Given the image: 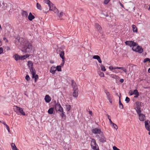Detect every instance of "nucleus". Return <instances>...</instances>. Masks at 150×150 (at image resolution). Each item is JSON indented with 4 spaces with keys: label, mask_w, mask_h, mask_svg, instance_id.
<instances>
[{
    "label": "nucleus",
    "mask_w": 150,
    "mask_h": 150,
    "mask_svg": "<svg viewBox=\"0 0 150 150\" xmlns=\"http://www.w3.org/2000/svg\"><path fill=\"white\" fill-rule=\"evenodd\" d=\"M28 65L29 69L33 67V64L32 62L30 61H29L28 62Z\"/></svg>",
    "instance_id": "bb28decb"
},
{
    "label": "nucleus",
    "mask_w": 150,
    "mask_h": 150,
    "mask_svg": "<svg viewBox=\"0 0 150 150\" xmlns=\"http://www.w3.org/2000/svg\"><path fill=\"white\" fill-rule=\"evenodd\" d=\"M13 109L14 111L16 112L18 115L21 114L23 115H25V113L23 111V109L22 108L15 105L14 106Z\"/></svg>",
    "instance_id": "f03ea898"
},
{
    "label": "nucleus",
    "mask_w": 150,
    "mask_h": 150,
    "mask_svg": "<svg viewBox=\"0 0 150 150\" xmlns=\"http://www.w3.org/2000/svg\"><path fill=\"white\" fill-rule=\"evenodd\" d=\"M125 44L126 45H128L130 47H135L137 45V44L134 42L132 41H127L125 42Z\"/></svg>",
    "instance_id": "20e7f679"
},
{
    "label": "nucleus",
    "mask_w": 150,
    "mask_h": 150,
    "mask_svg": "<svg viewBox=\"0 0 150 150\" xmlns=\"http://www.w3.org/2000/svg\"><path fill=\"white\" fill-rule=\"evenodd\" d=\"M120 99V97L119 98ZM119 108L121 109H123V104L121 103L120 100V99L119 101Z\"/></svg>",
    "instance_id": "473e14b6"
},
{
    "label": "nucleus",
    "mask_w": 150,
    "mask_h": 150,
    "mask_svg": "<svg viewBox=\"0 0 150 150\" xmlns=\"http://www.w3.org/2000/svg\"><path fill=\"white\" fill-rule=\"evenodd\" d=\"M133 93L134 94H136L139 93L138 92V91L137 89H135L134 90L133 92Z\"/></svg>",
    "instance_id": "37998d69"
},
{
    "label": "nucleus",
    "mask_w": 150,
    "mask_h": 150,
    "mask_svg": "<svg viewBox=\"0 0 150 150\" xmlns=\"http://www.w3.org/2000/svg\"><path fill=\"white\" fill-rule=\"evenodd\" d=\"M48 6L49 7L50 10L53 11L55 13H58V9L52 3L50 4Z\"/></svg>",
    "instance_id": "423d86ee"
},
{
    "label": "nucleus",
    "mask_w": 150,
    "mask_h": 150,
    "mask_svg": "<svg viewBox=\"0 0 150 150\" xmlns=\"http://www.w3.org/2000/svg\"><path fill=\"white\" fill-rule=\"evenodd\" d=\"M95 26L98 30L99 32H100L102 29L100 26L98 24L96 23L95 24Z\"/></svg>",
    "instance_id": "4be33fe9"
},
{
    "label": "nucleus",
    "mask_w": 150,
    "mask_h": 150,
    "mask_svg": "<svg viewBox=\"0 0 150 150\" xmlns=\"http://www.w3.org/2000/svg\"><path fill=\"white\" fill-rule=\"evenodd\" d=\"M112 125L115 129H117V126L114 123Z\"/></svg>",
    "instance_id": "a19ab883"
},
{
    "label": "nucleus",
    "mask_w": 150,
    "mask_h": 150,
    "mask_svg": "<svg viewBox=\"0 0 150 150\" xmlns=\"http://www.w3.org/2000/svg\"><path fill=\"white\" fill-rule=\"evenodd\" d=\"M92 132L93 133L95 134H99L100 135L102 133H103V132L101 131V130L100 129L97 128H95L93 129L92 130Z\"/></svg>",
    "instance_id": "1a4fd4ad"
},
{
    "label": "nucleus",
    "mask_w": 150,
    "mask_h": 150,
    "mask_svg": "<svg viewBox=\"0 0 150 150\" xmlns=\"http://www.w3.org/2000/svg\"><path fill=\"white\" fill-rule=\"evenodd\" d=\"M21 14L23 17L25 18H27L28 16V13L27 12L25 11H23Z\"/></svg>",
    "instance_id": "393cba45"
},
{
    "label": "nucleus",
    "mask_w": 150,
    "mask_h": 150,
    "mask_svg": "<svg viewBox=\"0 0 150 150\" xmlns=\"http://www.w3.org/2000/svg\"><path fill=\"white\" fill-rule=\"evenodd\" d=\"M3 49L2 47H0V54H1L3 52Z\"/></svg>",
    "instance_id": "3c124183"
},
{
    "label": "nucleus",
    "mask_w": 150,
    "mask_h": 150,
    "mask_svg": "<svg viewBox=\"0 0 150 150\" xmlns=\"http://www.w3.org/2000/svg\"><path fill=\"white\" fill-rule=\"evenodd\" d=\"M13 57L16 61L20 60V56L18 54H14Z\"/></svg>",
    "instance_id": "412c9836"
},
{
    "label": "nucleus",
    "mask_w": 150,
    "mask_h": 150,
    "mask_svg": "<svg viewBox=\"0 0 150 150\" xmlns=\"http://www.w3.org/2000/svg\"><path fill=\"white\" fill-rule=\"evenodd\" d=\"M61 112V113L60 114V115L62 117H63L64 116V112L63 110L62 112Z\"/></svg>",
    "instance_id": "a18cd8bd"
},
{
    "label": "nucleus",
    "mask_w": 150,
    "mask_h": 150,
    "mask_svg": "<svg viewBox=\"0 0 150 150\" xmlns=\"http://www.w3.org/2000/svg\"><path fill=\"white\" fill-rule=\"evenodd\" d=\"M12 150H19V149H17V148L16 147V148L13 149Z\"/></svg>",
    "instance_id": "052dcab7"
},
{
    "label": "nucleus",
    "mask_w": 150,
    "mask_h": 150,
    "mask_svg": "<svg viewBox=\"0 0 150 150\" xmlns=\"http://www.w3.org/2000/svg\"><path fill=\"white\" fill-rule=\"evenodd\" d=\"M138 114L139 115V120L141 121H144L145 118V115L141 113Z\"/></svg>",
    "instance_id": "f8f14e48"
},
{
    "label": "nucleus",
    "mask_w": 150,
    "mask_h": 150,
    "mask_svg": "<svg viewBox=\"0 0 150 150\" xmlns=\"http://www.w3.org/2000/svg\"><path fill=\"white\" fill-rule=\"evenodd\" d=\"M91 146L93 150H99L98 146L96 144V141L94 139H91Z\"/></svg>",
    "instance_id": "7ed1b4c3"
},
{
    "label": "nucleus",
    "mask_w": 150,
    "mask_h": 150,
    "mask_svg": "<svg viewBox=\"0 0 150 150\" xmlns=\"http://www.w3.org/2000/svg\"><path fill=\"white\" fill-rule=\"evenodd\" d=\"M11 148H12V149H13L16 148V146L15 145V144L13 143H12L11 144Z\"/></svg>",
    "instance_id": "58836bf2"
},
{
    "label": "nucleus",
    "mask_w": 150,
    "mask_h": 150,
    "mask_svg": "<svg viewBox=\"0 0 150 150\" xmlns=\"http://www.w3.org/2000/svg\"><path fill=\"white\" fill-rule=\"evenodd\" d=\"M118 69H121L123 71L126 73L127 72V69L125 68L122 67H118Z\"/></svg>",
    "instance_id": "e433bc0d"
},
{
    "label": "nucleus",
    "mask_w": 150,
    "mask_h": 150,
    "mask_svg": "<svg viewBox=\"0 0 150 150\" xmlns=\"http://www.w3.org/2000/svg\"><path fill=\"white\" fill-rule=\"evenodd\" d=\"M45 100L46 102L48 103L50 102L51 100V98L48 95H46L45 97Z\"/></svg>",
    "instance_id": "f3484780"
},
{
    "label": "nucleus",
    "mask_w": 150,
    "mask_h": 150,
    "mask_svg": "<svg viewBox=\"0 0 150 150\" xmlns=\"http://www.w3.org/2000/svg\"><path fill=\"white\" fill-rule=\"evenodd\" d=\"M15 44L19 48H21V50L25 52H29L32 49V45L26 39L20 38L15 39Z\"/></svg>",
    "instance_id": "f257e3e1"
},
{
    "label": "nucleus",
    "mask_w": 150,
    "mask_h": 150,
    "mask_svg": "<svg viewBox=\"0 0 150 150\" xmlns=\"http://www.w3.org/2000/svg\"><path fill=\"white\" fill-rule=\"evenodd\" d=\"M56 71V67L54 66H52L51 68L50 72L52 74H55Z\"/></svg>",
    "instance_id": "2eb2a0df"
},
{
    "label": "nucleus",
    "mask_w": 150,
    "mask_h": 150,
    "mask_svg": "<svg viewBox=\"0 0 150 150\" xmlns=\"http://www.w3.org/2000/svg\"><path fill=\"white\" fill-rule=\"evenodd\" d=\"M120 5H121V6L122 7H123V5L122 4L120 3Z\"/></svg>",
    "instance_id": "338daca9"
},
{
    "label": "nucleus",
    "mask_w": 150,
    "mask_h": 150,
    "mask_svg": "<svg viewBox=\"0 0 150 150\" xmlns=\"http://www.w3.org/2000/svg\"><path fill=\"white\" fill-rule=\"evenodd\" d=\"M97 73L101 77H104V74L103 73L101 72L100 70L98 71Z\"/></svg>",
    "instance_id": "c85d7f7f"
},
{
    "label": "nucleus",
    "mask_w": 150,
    "mask_h": 150,
    "mask_svg": "<svg viewBox=\"0 0 150 150\" xmlns=\"http://www.w3.org/2000/svg\"><path fill=\"white\" fill-rule=\"evenodd\" d=\"M100 67L101 68V70L102 71H106V69L105 68V67L103 65H101Z\"/></svg>",
    "instance_id": "4c0bfd02"
},
{
    "label": "nucleus",
    "mask_w": 150,
    "mask_h": 150,
    "mask_svg": "<svg viewBox=\"0 0 150 150\" xmlns=\"http://www.w3.org/2000/svg\"><path fill=\"white\" fill-rule=\"evenodd\" d=\"M111 0H104L103 2V4H108Z\"/></svg>",
    "instance_id": "ea45409f"
},
{
    "label": "nucleus",
    "mask_w": 150,
    "mask_h": 150,
    "mask_svg": "<svg viewBox=\"0 0 150 150\" xmlns=\"http://www.w3.org/2000/svg\"><path fill=\"white\" fill-rule=\"evenodd\" d=\"M124 80L122 79H120V81L121 83H122L124 82Z\"/></svg>",
    "instance_id": "6e6d98bb"
},
{
    "label": "nucleus",
    "mask_w": 150,
    "mask_h": 150,
    "mask_svg": "<svg viewBox=\"0 0 150 150\" xmlns=\"http://www.w3.org/2000/svg\"><path fill=\"white\" fill-rule=\"evenodd\" d=\"M106 115L107 116V117H108V119H109H109H110V116H109L107 114V115Z\"/></svg>",
    "instance_id": "680f3d73"
},
{
    "label": "nucleus",
    "mask_w": 150,
    "mask_h": 150,
    "mask_svg": "<svg viewBox=\"0 0 150 150\" xmlns=\"http://www.w3.org/2000/svg\"><path fill=\"white\" fill-rule=\"evenodd\" d=\"M56 68V70H57L59 71H62L61 67L60 66H57Z\"/></svg>",
    "instance_id": "c9c22d12"
},
{
    "label": "nucleus",
    "mask_w": 150,
    "mask_h": 150,
    "mask_svg": "<svg viewBox=\"0 0 150 150\" xmlns=\"http://www.w3.org/2000/svg\"><path fill=\"white\" fill-rule=\"evenodd\" d=\"M59 55L60 57L62 59V61H64L65 59L64 57V51H61Z\"/></svg>",
    "instance_id": "6ab92c4d"
},
{
    "label": "nucleus",
    "mask_w": 150,
    "mask_h": 150,
    "mask_svg": "<svg viewBox=\"0 0 150 150\" xmlns=\"http://www.w3.org/2000/svg\"><path fill=\"white\" fill-rule=\"evenodd\" d=\"M55 108L56 111L62 112L63 108L61 107L59 103H57L55 105Z\"/></svg>",
    "instance_id": "6e6552de"
},
{
    "label": "nucleus",
    "mask_w": 150,
    "mask_h": 150,
    "mask_svg": "<svg viewBox=\"0 0 150 150\" xmlns=\"http://www.w3.org/2000/svg\"><path fill=\"white\" fill-rule=\"evenodd\" d=\"M109 122L110 124L112 125L114 123L112 122L110 119H109Z\"/></svg>",
    "instance_id": "864d4df0"
},
{
    "label": "nucleus",
    "mask_w": 150,
    "mask_h": 150,
    "mask_svg": "<svg viewBox=\"0 0 150 150\" xmlns=\"http://www.w3.org/2000/svg\"><path fill=\"white\" fill-rule=\"evenodd\" d=\"M101 137L99 136H97L98 138H99V141L100 142L104 143L106 142V139L105 137L104 136L103 133H102L100 135Z\"/></svg>",
    "instance_id": "0eeeda50"
},
{
    "label": "nucleus",
    "mask_w": 150,
    "mask_h": 150,
    "mask_svg": "<svg viewBox=\"0 0 150 150\" xmlns=\"http://www.w3.org/2000/svg\"><path fill=\"white\" fill-rule=\"evenodd\" d=\"M32 75L33 78L34 79L35 81V82L37 80V79L38 78V75L37 74H35Z\"/></svg>",
    "instance_id": "2f4dec72"
},
{
    "label": "nucleus",
    "mask_w": 150,
    "mask_h": 150,
    "mask_svg": "<svg viewBox=\"0 0 150 150\" xmlns=\"http://www.w3.org/2000/svg\"><path fill=\"white\" fill-rule=\"evenodd\" d=\"M132 50L139 53H141L143 51V50L141 46H137V47H133L132 48Z\"/></svg>",
    "instance_id": "39448f33"
},
{
    "label": "nucleus",
    "mask_w": 150,
    "mask_h": 150,
    "mask_svg": "<svg viewBox=\"0 0 150 150\" xmlns=\"http://www.w3.org/2000/svg\"><path fill=\"white\" fill-rule=\"evenodd\" d=\"M110 77L112 78L115 79L116 80H117L119 79V77L118 76L116 75L111 74L110 75Z\"/></svg>",
    "instance_id": "b1692460"
},
{
    "label": "nucleus",
    "mask_w": 150,
    "mask_h": 150,
    "mask_svg": "<svg viewBox=\"0 0 150 150\" xmlns=\"http://www.w3.org/2000/svg\"><path fill=\"white\" fill-rule=\"evenodd\" d=\"M25 79L28 81L30 80V78L28 75H26L25 77Z\"/></svg>",
    "instance_id": "79ce46f5"
},
{
    "label": "nucleus",
    "mask_w": 150,
    "mask_h": 150,
    "mask_svg": "<svg viewBox=\"0 0 150 150\" xmlns=\"http://www.w3.org/2000/svg\"><path fill=\"white\" fill-rule=\"evenodd\" d=\"M105 92L106 93L107 98L109 102L112 103V97L110 96V93L107 90H105Z\"/></svg>",
    "instance_id": "9d476101"
},
{
    "label": "nucleus",
    "mask_w": 150,
    "mask_h": 150,
    "mask_svg": "<svg viewBox=\"0 0 150 150\" xmlns=\"http://www.w3.org/2000/svg\"><path fill=\"white\" fill-rule=\"evenodd\" d=\"M135 96H134V98H137L138 97V96H139V93L138 94H135Z\"/></svg>",
    "instance_id": "5fc2aeb1"
},
{
    "label": "nucleus",
    "mask_w": 150,
    "mask_h": 150,
    "mask_svg": "<svg viewBox=\"0 0 150 150\" xmlns=\"http://www.w3.org/2000/svg\"><path fill=\"white\" fill-rule=\"evenodd\" d=\"M3 40L5 41L6 42H7L8 41L7 39L6 38H3Z\"/></svg>",
    "instance_id": "13d9d810"
},
{
    "label": "nucleus",
    "mask_w": 150,
    "mask_h": 150,
    "mask_svg": "<svg viewBox=\"0 0 150 150\" xmlns=\"http://www.w3.org/2000/svg\"><path fill=\"white\" fill-rule=\"evenodd\" d=\"M109 69L110 70H114V67H113L112 66H110L109 67Z\"/></svg>",
    "instance_id": "603ef678"
},
{
    "label": "nucleus",
    "mask_w": 150,
    "mask_h": 150,
    "mask_svg": "<svg viewBox=\"0 0 150 150\" xmlns=\"http://www.w3.org/2000/svg\"><path fill=\"white\" fill-rule=\"evenodd\" d=\"M113 149L114 150H120V149H118L115 146H113Z\"/></svg>",
    "instance_id": "09e8293b"
},
{
    "label": "nucleus",
    "mask_w": 150,
    "mask_h": 150,
    "mask_svg": "<svg viewBox=\"0 0 150 150\" xmlns=\"http://www.w3.org/2000/svg\"><path fill=\"white\" fill-rule=\"evenodd\" d=\"M36 7L38 9L40 10H42L41 5L38 3L36 4Z\"/></svg>",
    "instance_id": "f704fd0d"
},
{
    "label": "nucleus",
    "mask_w": 150,
    "mask_h": 150,
    "mask_svg": "<svg viewBox=\"0 0 150 150\" xmlns=\"http://www.w3.org/2000/svg\"><path fill=\"white\" fill-rule=\"evenodd\" d=\"M93 58L97 60L98 62L100 63L102 62L101 60L100 57L97 55H94L93 57Z\"/></svg>",
    "instance_id": "dca6fc26"
},
{
    "label": "nucleus",
    "mask_w": 150,
    "mask_h": 150,
    "mask_svg": "<svg viewBox=\"0 0 150 150\" xmlns=\"http://www.w3.org/2000/svg\"><path fill=\"white\" fill-rule=\"evenodd\" d=\"M135 109L138 114L141 113V105L139 104V103H137Z\"/></svg>",
    "instance_id": "9b49d317"
},
{
    "label": "nucleus",
    "mask_w": 150,
    "mask_h": 150,
    "mask_svg": "<svg viewBox=\"0 0 150 150\" xmlns=\"http://www.w3.org/2000/svg\"><path fill=\"white\" fill-rule=\"evenodd\" d=\"M133 94H134L133 93V92H131V93H130V96H132V95Z\"/></svg>",
    "instance_id": "0e129e2a"
},
{
    "label": "nucleus",
    "mask_w": 150,
    "mask_h": 150,
    "mask_svg": "<svg viewBox=\"0 0 150 150\" xmlns=\"http://www.w3.org/2000/svg\"><path fill=\"white\" fill-rule=\"evenodd\" d=\"M125 101L127 103H128L130 101V99L127 97H126Z\"/></svg>",
    "instance_id": "c03bdc74"
},
{
    "label": "nucleus",
    "mask_w": 150,
    "mask_h": 150,
    "mask_svg": "<svg viewBox=\"0 0 150 150\" xmlns=\"http://www.w3.org/2000/svg\"><path fill=\"white\" fill-rule=\"evenodd\" d=\"M30 71L31 72L32 75L36 74V71L35 69H33V67L29 69Z\"/></svg>",
    "instance_id": "cd10ccee"
},
{
    "label": "nucleus",
    "mask_w": 150,
    "mask_h": 150,
    "mask_svg": "<svg viewBox=\"0 0 150 150\" xmlns=\"http://www.w3.org/2000/svg\"><path fill=\"white\" fill-rule=\"evenodd\" d=\"M145 125L146 129L148 131H150L149 126L148 122L146 121H145Z\"/></svg>",
    "instance_id": "5701e85b"
},
{
    "label": "nucleus",
    "mask_w": 150,
    "mask_h": 150,
    "mask_svg": "<svg viewBox=\"0 0 150 150\" xmlns=\"http://www.w3.org/2000/svg\"><path fill=\"white\" fill-rule=\"evenodd\" d=\"M63 14L64 13L63 12H61L59 14V17H61L62 16H63Z\"/></svg>",
    "instance_id": "8fccbe9b"
},
{
    "label": "nucleus",
    "mask_w": 150,
    "mask_h": 150,
    "mask_svg": "<svg viewBox=\"0 0 150 150\" xmlns=\"http://www.w3.org/2000/svg\"><path fill=\"white\" fill-rule=\"evenodd\" d=\"M2 45V42L0 40V46H1Z\"/></svg>",
    "instance_id": "69168bd1"
},
{
    "label": "nucleus",
    "mask_w": 150,
    "mask_h": 150,
    "mask_svg": "<svg viewBox=\"0 0 150 150\" xmlns=\"http://www.w3.org/2000/svg\"><path fill=\"white\" fill-rule=\"evenodd\" d=\"M148 72L149 73H150V68H149L148 70Z\"/></svg>",
    "instance_id": "774afa93"
},
{
    "label": "nucleus",
    "mask_w": 150,
    "mask_h": 150,
    "mask_svg": "<svg viewBox=\"0 0 150 150\" xmlns=\"http://www.w3.org/2000/svg\"><path fill=\"white\" fill-rule=\"evenodd\" d=\"M73 90L74 91V92L72 94L73 96L75 98L77 97L78 95V89H73Z\"/></svg>",
    "instance_id": "ddd939ff"
},
{
    "label": "nucleus",
    "mask_w": 150,
    "mask_h": 150,
    "mask_svg": "<svg viewBox=\"0 0 150 150\" xmlns=\"http://www.w3.org/2000/svg\"><path fill=\"white\" fill-rule=\"evenodd\" d=\"M133 31L134 32H137V29L136 26L134 25H132Z\"/></svg>",
    "instance_id": "a878e982"
},
{
    "label": "nucleus",
    "mask_w": 150,
    "mask_h": 150,
    "mask_svg": "<svg viewBox=\"0 0 150 150\" xmlns=\"http://www.w3.org/2000/svg\"><path fill=\"white\" fill-rule=\"evenodd\" d=\"M28 16V18L30 21H32L33 19H34L35 18V16H33L31 13H30Z\"/></svg>",
    "instance_id": "a211bd4d"
},
{
    "label": "nucleus",
    "mask_w": 150,
    "mask_h": 150,
    "mask_svg": "<svg viewBox=\"0 0 150 150\" xmlns=\"http://www.w3.org/2000/svg\"><path fill=\"white\" fill-rule=\"evenodd\" d=\"M149 58H146L145 59H144V60L143 62L144 63H146L147 61H149Z\"/></svg>",
    "instance_id": "de8ad7c7"
},
{
    "label": "nucleus",
    "mask_w": 150,
    "mask_h": 150,
    "mask_svg": "<svg viewBox=\"0 0 150 150\" xmlns=\"http://www.w3.org/2000/svg\"><path fill=\"white\" fill-rule=\"evenodd\" d=\"M30 55L28 54L23 56H20V60H24L29 57Z\"/></svg>",
    "instance_id": "aec40b11"
},
{
    "label": "nucleus",
    "mask_w": 150,
    "mask_h": 150,
    "mask_svg": "<svg viewBox=\"0 0 150 150\" xmlns=\"http://www.w3.org/2000/svg\"><path fill=\"white\" fill-rule=\"evenodd\" d=\"M4 124L6 125V129L8 130V131L9 132H10V129H9V127L6 124L4 123Z\"/></svg>",
    "instance_id": "49530a36"
},
{
    "label": "nucleus",
    "mask_w": 150,
    "mask_h": 150,
    "mask_svg": "<svg viewBox=\"0 0 150 150\" xmlns=\"http://www.w3.org/2000/svg\"><path fill=\"white\" fill-rule=\"evenodd\" d=\"M112 71L115 73H117L119 72L118 71H117V70H116L115 69H114V70H113Z\"/></svg>",
    "instance_id": "4d7b16f0"
},
{
    "label": "nucleus",
    "mask_w": 150,
    "mask_h": 150,
    "mask_svg": "<svg viewBox=\"0 0 150 150\" xmlns=\"http://www.w3.org/2000/svg\"><path fill=\"white\" fill-rule=\"evenodd\" d=\"M89 113L90 115H92V112L91 111H89Z\"/></svg>",
    "instance_id": "bf43d9fd"
},
{
    "label": "nucleus",
    "mask_w": 150,
    "mask_h": 150,
    "mask_svg": "<svg viewBox=\"0 0 150 150\" xmlns=\"http://www.w3.org/2000/svg\"><path fill=\"white\" fill-rule=\"evenodd\" d=\"M54 111V108H49L48 110V112L50 114H52Z\"/></svg>",
    "instance_id": "c756f323"
},
{
    "label": "nucleus",
    "mask_w": 150,
    "mask_h": 150,
    "mask_svg": "<svg viewBox=\"0 0 150 150\" xmlns=\"http://www.w3.org/2000/svg\"><path fill=\"white\" fill-rule=\"evenodd\" d=\"M114 68L115 69H118V67H114Z\"/></svg>",
    "instance_id": "e2e57ef3"
},
{
    "label": "nucleus",
    "mask_w": 150,
    "mask_h": 150,
    "mask_svg": "<svg viewBox=\"0 0 150 150\" xmlns=\"http://www.w3.org/2000/svg\"><path fill=\"white\" fill-rule=\"evenodd\" d=\"M71 85L73 87V89H78L77 86L74 80H71Z\"/></svg>",
    "instance_id": "4468645a"
},
{
    "label": "nucleus",
    "mask_w": 150,
    "mask_h": 150,
    "mask_svg": "<svg viewBox=\"0 0 150 150\" xmlns=\"http://www.w3.org/2000/svg\"><path fill=\"white\" fill-rule=\"evenodd\" d=\"M44 1L45 3L48 4V6L52 3L49 0H44Z\"/></svg>",
    "instance_id": "72a5a7b5"
},
{
    "label": "nucleus",
    "mask_w": 150,
    "mask_h": 150,
    "mask_svg": "<svg viewBox=\"0 0 150 150\" xmlns=\"http://www.w3.org/2000/svg\"><path fill=\"white\" fill-rule=\"evenodd\" d=\"M66 109L67 112H69L71 109V106L70 105H66Z\"/></svg>",
    "instance_id": "7c9ffc66"
}]
</instances>
